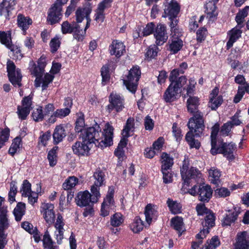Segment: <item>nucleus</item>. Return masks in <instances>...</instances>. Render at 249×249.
Wrapping results in <instances>:
<instances>
[{"instance_id":"nucleus-1","label":"nucleus","mask_w":249,"mask_h":249,"mask_svg":"<svg viewBox=\"0 0 249 249\" xmlns=\"http://www.w3.org/2000/svg\"><path fill=\"white\" fill-rule=\"evenodd\" d=\"M199 105V99L196 96H190L187 100L188 111L191 113H195L194 116L189 119L188 123L190 131L187 132L185 139L191 148L198 149L200 146V143L194 137H200L205 128V125L202 114L197 111Z\"/></svg>"},{"instance_id":"nucleus-2","label":"nucleus","mask_w":249,"mask_h":249,"mask_svg":"<svg viewBox=\"0 0 249 249\" xmlns=\"http://www.w3.org/2000/svg\"><path fill=\"white\" fill-rule=\"evenodd\" d=\"M113 128L109 124L105 125L103 133L99 125L96 123L92 127L85 129L81 134L82 139L87 140L92 145L94 143L96 146L101 148L106 147L113 143Z\"/></svg>"},{"instance_id":"nucleus-3","label":"nucleus","mask_w":249,"mask_h":249,"mask_svg":"<svg viewBox=\"0 0 249 249\" xmlns=\"http://www.w3.org/2000/svg\"><path fill=\"white\" fill-rule=\"evenodd\" d=\"M29 68L31 73L36 77L35 80V87L38 88L41 86L42 90L46 89L49 85L53 82L54 77L49 73H46L43 76L44 70L36 66L33 61L30 62Z\"/></svg>"},{"instance_id":"nucleus-4","label":"nucleus","mask_w":249,"mask_h":249,"mask_svg":"<svg viewBox=\"0 0 249 249\" xmlns=\"http://www.w3.org/2000/svg\"><path fill=\"white\" fill-rule=\"evenodd\" d=\"M90 191L92 195L87 190L79 192L75 198L77 205L80 207L89 205L90 202L96 203L101 197L100 192L97 188L91 186Z\"/></svg>"},{"instance_id":"nucleus-5","label":"nucleus","mask_w":249,"mask_h":249,"mask_svg":"<svg viewBox=\"0 0 249 249\" xmlns=\"http://www.w3.org/2000/svg\"><path fill=\"white\" fill-rule=\"evenodd\" d=\"M179 81L180 82V84L178 82L171 83L164 92L163 98L166 102L170 103L178 98L179 94L180 93V89L186 83V78L181 76L179 77Z\"/></svg>"},{"instance_id":"nucleus-6","label":"nucleus","mask_w":249,"mask_h":249,"mask_svg":"<svg viewBox=\"0 0 249 249\" xmlns=\"http://www.w3.org/2000/svg\"><path fill=\"white\" fill-rule=\"evenodd\" d=\"M141 74L138 66L133 67L129 71L126 78L123 80V83L127 89L131 92L134 93L137 88V83Z\"/></svg>"},{"instance_id":"nucleus-7","label":"nucleus","mask_w":249,"mask_h":249,"mask_svg":"<svg viewBox=\"0 0 249 249\" xmlns=\"http://www.w3.org/2000/svg\"><path fill=\"white\" fill-rule=\"evenodd\" d=\"M7 71L9 79L15 87H20L21 86L22 75L19 69L16 68L14 62L9 60L7 62Z\"/></svg>"},{"instance_id":"nucleus-8","label":"nucleus","mask_w":249,"mask_h":249,"mask_svg":"<svg viewBox=\"0 0 249 249\" xmlns=\"http://www.w3.org/2000/svg\"><path fill=\"white\" fill-rule=\"evenodd\" d=\"M114 190L113 187H109L107 193L102 204L101 214L103 216L108 215L111 211H114L115 206L113 198Z\"/></svg>"},{"instance_id":"nucleus-9","label":"nucleus","mask_w":249,"mask_h":249,"mask_svg":"<svg viewBox=\"0 0 249 249\" xmlns=\"http://www.w3.org/2000/svg\"><path fill=\"white\" fill-rule=\"evenodd\" d=\"M236 148V145L234 143H223L221 144V146L218 147H217L216 145L212 147L211 152L213 155L221 153L228 160H231L234 159L233 153L235 150Z\"/></svg>"},{"instance_id":"nucleus-10","label":"nucleus","mask_w":249,"mask_h":249,"mask_svg":"<svg viewBox=\"0 0 249 249\" xmlns=\"http://www.w3.org/2000/svg\"><path fill=\"white\" fill-rule=\"evenodd\" d=\"M189 164L186 161H184L182 166L180 169V172L182 179L184 180V185H188L189 180L191 178H200L201 173L195 167H191L189 169Z\"/></svg>"},{"instance_id":"nucleus-11","label":"nucleus","mask_w":249,"mask_h":249,"mask_svg":"<svg viewBox=\"0 0 249 249\" xmlns=\"http://www.w3.org/2000/svg\"><path fill=\"white\" fill-rule=\"evenodd\" d=\"M109 104L107 106V110L111 112L113 110L119 112L121 111L124 107V98L116 93H112L109 97Z\"/></svg>"},{"instance_id":"nucleus-12","label":"nucleus","mask_w":249,"mask_h":249,"mask_svg":"<svg viewBox=\"0 0 249 249\" xmlns=\"http://www.w3.org/2000/svg\"><path fill=\"white\" fill-rule=\"evenodd\" d=\"M215 225V216L212 212L205 216L204 221L202 222L203 229L196 234L197 239H203L209 232V230Z\"/></svg>"},{"instance_id":"nucleus-13","label":"nucleus","mask_w":249,"mask_h":249,"mask_svg":"<svg viewBox=\"0 0 249 249\" xmlns=\"http://www.w3.org/2000/svg\"><path fill=\"white\" fill-rule=\"evenodd\" d=\"M32 99L30 95L25 97L22 100V105L18 107L17 113L20 119L25 120L29 115L32 108Z\"/></svg>"},{"instance_id":"nucleus-14","label":"nucleus","mask_w":249,"mask_h":249,"mask_svg":"<svg viewBox=\"0 0 249 249\" xmlns=\"http://www.w3.org/2000/svg\"><path fill=\"white\" fill-rule=\"evenodd\" d=\"M82 142H76L72 146V149L74 154L79 156H87L92 146L90 142L87 140L82 139Z\"/></svg>"},{"instance_id":"nucleus-15","label":"nucleus","mask_w":249,"mask_h":249,"mask_svg":"<svg viewBox=\"0 0 249 249\" xmlns=\"http://www.w3.org/2000/svg\"><path fill=\"white\" fill-rule=\"evenodd\" d=\"M54 208V205L49 203H45L41 207V212L45 221L49 225H51L54 222L55 215Z\"/></svg>"},{"instance_id":"nucleus-16","label":"nucleus","mask_w":249,"mask_h":249,"mask_svg":"<svg viewBox=\"0 0 249 249\" xmlns=\"http://www.w3.org/2000/svg\"><path fill=\"white\" fill-rule=\"evenodd\" d=\"M62 8L53 5L49 10L47 21L51 25L54 24L61 20L62 14Z\"/></svg>"},{"instance_id":"nucleus-17","label":"nucleus","mask_w":249,"mask_h":249,"mask_svg":"<svg viewBox=\"0 0 249 249\" xmlns=\"http://www.w3.org/2000/svg\"><path fill=\"white\" fill-rule=\"evenodd\" d=\"M109 51L111 55L119 58L125 53V46L122 41L114 40L109 46Z\"/></svg>"},{"instance_id":"nucleus-18","label":"nucleus","mask_w":249,"mask_h":249,"mask_svg":"<svg viewBox=\"0 0 249 249\" xmlns=\"http://www.w3.org/2000/svg\"><path fill=\"white\" fill-rule=\"evenodd\" d=\"M154 36L156 39V44L157 45H162L168 39L166 27L162 24H158L155 28Z\"/></svg>"},{"instance_id":"nucleus-19","label":"nucleus","mask_w":249,"mask_h":249,"mask_svg":"<svg viewBox=\"0 0 249 249\" xmlns=\"http://www.w3.org/2000/svg\"><path fill=\"white\" fill-rule=\"evenodd\" d=\"M234 249H249V235L247 231L237 234Z\"/></svg>"},{"instance_id":"nucleus-20","label":"nucleus","mask_w":249,"mask_h":249,"mask_svg":"<svg viewBox=\"0 0 249 249\" xmlns=\"http://www.w3.org/2000/svg\"><path fill=\"white\" fill-rule=\"evenodd\" d=\"M180 6L177 1H172L165 5L164 13L169 18H177L180 11Z\"/></svg>"},{"instance_id":"nucleus-21","label":"nucleus","mask_w":249,"mask_h":249,"mask_svg":"<svg viewBox=\"0 0 249 249\" xmlns=\"http://www.w3.org/2000/svg\"><path fill=\"white\" fill-rule=\"evenodd\" d=\"M213 190L208 185H200L199 186L198 195L199 200L202 202H208L212 196Z\"/></svg>"},{"instance_id":"nucleus-22","label":"nucleus","mask_w":249,"mask_h":249,"mask_svg":"<svg viewBox=\"0 0 249 249\" xmlns=\"http://www.w3.org/2000/svg\"><path fill=\"white\" fill-rule=\"evenodd\" d=\"M144 215L146 222L149 225L153 220H156L158 216L156 206L148 204L145 208Z\"/></svg>"},{"instance_id":"nucleus-23","label":"nucleus","mask_w":249,"mask_h":249,"mask_svg":"<svg viewBox=\"0 0 249 249\" xmlns=\"http://www.w3.org/2000/svg\"><path fill=\"white\" fill-rule=\"evenodd\" d=\"M111 0H103L101 2L96 11L95 19L97 22H103L105 18L104 10L110 7Z\"/></svg>"},{"instance_id":"nucleus-24","label":"nucleus","mask_w":249,"mask_h":249,"mask_svg":"<svg viewBox=\"0 0 249 249\" xmlns=\"http://www.w3.org/2000/svg\"><path fill=\"white\" fill-rule=\"evenodd\" d=\"M16 4L15 0H3L0 5V16L8 18L9 13L14 9Z\"/></svg>"},{"instance_id":"nucleus-25","label":"nucleus","mask_w":249,"mask_h":249,"mask_svg":"<svg viewBox=\"0 0 249 249\" xmlns=\"http://www.w3.org/2000/svg\"><path fill=\"white\" fill-rule=\"evenodd\" d=\"M239 213L238 209L236 208H233L228 211L222 221V225L223 226L231 225L237 219Z\"/></svg>"},{"instance_id":"nucleus-26","label":"nucleus","mask_w":249,"mask_h":249,"mask_svg":"<svg viewBox=\"0 0 249 249\" xmlns=\"http://www.w3.org/2000/svg\"><path fill=\"white\" fill-rule=\"evenodd\" d=\"M90 10L89 8H78L76 11L75 16L77 23H80L82 21L84 18L86 17L87 22L85 28V32L89 27L90 25V20L89 19L88 16L90 13Z\"/></svg>"},{"instance_id":"nucleus-27","label":"nucleus","mask_w":249,"mask_h":249,"mask_svg":"<svg viewBox=\"0 0 249 249\" xmlns=\"http://www.w3.org/2000/svg\"><path fill=\"white\" fill-rule=\"evenodd\" d=\"M242 31L237 27L232 29L229 32L228 35L229 40L227 43V49H229L232 46L234 42L238 39L241 36Z\"/></svg>"},{"instance_id":"nucleus-28","label":"nucleus","mask_w":249,"mask_h":249,"mask_svg":"<svg viewBox=\"0 0 249 249\" xmlns=\"http://www.w3.org/2000/svg\"><path fill=\"white\" fill-rule=\"evenodd\" d=\"M219 0H212L205 5V13L210 20H213L217 16L215 3Z\"/></svg>"},{"instance_id":"nucleus-29","label":"nucleus","mask_w":249,"mask_h":249,"mask_svg":"<svg viewBox=\"0 0 249 249\" xmlns=\"http://www.w3.org/2000/svg\"><path fill=\"white\" fill-rule=\"evenodd\" d=\"M66 136V132L63 126L62 125L56 126L53 133L54 143L57 144L61 142Z\"/></svg>"},{"instance_id":"nucleus-30","label":"nucleus","mask_w":249,"mask_h":249,"mask_svg":"<svg viewBox=\"0 0 249 249\" xmlns=\"http://www.w3.org/2000/svg\"><path fill=\"white\" fill-rule=\"evenodd\" d=\"M134 130V119L129 118L122 131V138H127L132 135Z\"/></svg>"},{"instance_id":"nucleus-31","label":"nucleus","mask_w":249,"mask_h":249,"mask_svg":"<svg viewBox=\"0 0 249 249\" xmlns=\"http://www.w3.org/2000/svg\"><path fill=\"white\" fill-rule=\"evenodd\" d=\"M70 109L68 107L57 109L53 112V115L51 116L48 121L50 123H54L56 121V117H59L60 118L65 117L68 116L70 114Z\"/></svg>"},{"instance_id":"nucleus-32","label":"nucleus","mask_w":249,"mask_h":249,"mask_svg":"<svg viewBox=\"0 0 249 249\" xmlns=\"http://www.w3.org/2000/svg\"><path fill=\"white\" fill-rule=\"evenodd\" d=\"M94 181V184L91 186L97 188L98 192H100V187L104 184L105 180V174L101 170H97L94 172L93 176Z\"/></svg>"},{"instance_id":"nucleus-33","label":"nucleus","mask_w":249,"mask_h":249,"mask_svg":"<svg viewBox=\"0 0 249 249\" xmlns=\"http://www.w3.org/2000/svg\"><path fill=\"white\" fill-rule=\"evenodd\" d=\"M0 42L7 48H10L13 45L12 42L10 31H0Z\"/></svg>"},{"instance_id":"nucleus-34","label":"nucleus","mask_w":249,"mask_h":249,"mask_svg":"<svg viewBox=\"0 0 249 249\" xmlns=\"http://www.w3.org/2000/svg\"><path fill=\"white\" fill-rule=\"evenodd\" d=\"M127 140L125 138H122L118 144V147L114 151L115 155L118 157L120 160H123L124 157V148L127 144Z\"/></svg>"},{"instance_id":"nucleus-35","label":"nucleus","mask_w":249,"mask_h":249,"mask_svg":"<svg viewBox=\"0 0 249 249\" xmlns=\"http://www.w3.org/2000/svg\"><path fill=\"white\" fill-rule=\"evenodd\" d=\"M42 242L44 249H55L57 248V247L55 245V242L52 240V238L48 231H46L44 233Z\"/></svg>"},{"instance_id":"nucleus-36","label":"nucleus","mask_w":249,"mask_h":249,"mask_svg":"<svg viewBox=\"0 0 249 249\" xmlns=\"http://www.w3.org/2000/svg\"><path fill=\"white\" fill-rule=\"evenodd\" d=\"M161 169H170L174 164L173 158L166 153L161 156Z\"/></svg>"},{"instance_id":"nucleus-37","label":"nucleus","mask_w":249,"mask_h":249,"mask_svg":"<svg viewBox=\"0 0 249 249\" xmlns=\"http://www.w3.org/2000/svg\"><path fill=\"white\" fill-rule=\"evenodd\" d=\"M25 213V204L22 202L18 203L13 211L16 220L17 221H20Z\"/></svg>"},{"instance_id":"nucleus-38","label":"nucleus","mask_w":249,"mask_h":249,"mask_svg":"<svg viewBox=\"0 0 249 249\" xmlns=\"http://www.w3.org/2000/svg\"><path fill=\"white\" fill-rule=\"evenodd\" d=\"M209 178L211 182L214 184H217L220 182L221 172L214 167L211 168L209 171Z\"/></svg>"},{"instance_id":"nucleus-39","label":"nucleus","mask_w":249,"mask_h":249,"mask_svg":"<svg viewBox=\"0 0 249 249\" xmlns=\"http://www.w3.org/2000/svg\"><path fill=\"white\" fill-rule=\"evenodd\" d=\"M183 46V42L180 38H172L169 48L170 51L174 53L179 51Z\"/></svg>"},{"instance_id":"nucleus-40","label":"nucleus","mask_w":249,"mask_h":249,"mask_svg":"<svg viewBox=\"0 0 249 249\" xmlns=\"http://www.w3.org/2000/svg\"><path fill=\"white\" fill-rule=\"evenodd\" d=\"M171 222L174 229L179 233L180 236L183 231V219L180 217L176 216L171 219Z\"/></svg>"},{"instance_id":"nucleus-41","label":"nucleus","mask_w":249,"mask_h":249,"mask_svg":"<svg viewBox=\"0 0 249 249\" xmlns=\"http://www.w3.org/2000/svg\"><path fill=\"white\" fill-rule=\"evenodd\" d=\"M18 23L19 27L25 32L28 28L29 25L31 24L32 20L28 17L19 15L18 16Z\"/></svg>"},{"instance_id":"nucleus-42","label":"nucleus","mask_w":249,"mask_h":249,"mask_svg":"<svg viewBox=\"0 0 249 249\" xmlns=\"http://www.w3.org/2000/svg\"><path fill=\"white\" fill-rule=\"evenodd\" d=\"M167 204L172 213L177 214L181 213V205L180 203L168 198L167 200Z\"/></svg>"},{"instance_id":"nucleus-43","label":"nucleus","mask_w":249,"mask_h":249,"mask_svg":"<svg viewBox=\"0 0 249 249\" xmlns=\"http://www.w3.org/2000/svg\"><path fill=\"white\" fill-rule=\"evenodd\" d=\"M10 225L9 220L8 217L7 212L2 211L0 213V230H6Z\"/></svg>"},{"instance_id":"nucleus-44","label":"nucleus","mask_w":249,"mask_h":249,"mask_svg":"<svg viewBox=\"0 0 249 249\" xmlns=\"http://www.w3.org/2000/svg\"><path fill=\"white\" fill-rule=\"evenodd\" d=\"M144 227L143 221L139 217H136L130 225L131 230L135 233L141 231Z\"/></svg>"},{"instance_id":"nucleus-45","label":"nucleus","mask_w":249,"mask_h":249,"mask_svg":"<svg viewBox=\"0 0 249 249\" xmlns=\"http://www.w3.org/2000/svg\"><path fill=\"white\" fill-rule=\"evenodd\" d=\"M159 51V48L155 45H150L147 49L145 56L147 60H150L157 56Z\"/></svg>"},{"instance_id":"nucleus-46","label":"nucleus","mask_w":249,"mask_h":249,"mask_svg":"<svg viewBox=\"0 0 249 249\" xmlns=\"http://www.w3.org/2000/svg\"><path fill=\"white\" fill-rule=\"evenodd\" d=\"M78 178L74 176L70 177L63 184V188L68 190L74 187L78 183Z\"/></svg>"},{"instance_id":"nucleus-47","label":"nucleus","mask_w":249,"mask_h":249,"mask_svg":"<svg viewBox=\"0 0 249 249\" xmlns=\"http://www.w3.org/2000/svg\"><path fill=\"white\" fill-rule=\"evenodd\" d=\"M21 140L20 138L17 137L14 139L9 149V153L13 156L20 148L21 144Z\"/></svg>"},{"instance_id":"nucleus-48","label":"nucleus","mask_w":249,"mask_h":249,"mask_svg":"<svg viewBox=\"0 0 249 249\" xmlns=\"http://www.w3.org/2000/svg\"><path fill=\"white\" fill-rule=\"evenodd\" d=\"M61 37L57 35L51 39L50 43V47L52 53H55L59 48L61 44Z\"/></svg>"},{"instance_id":"nucleus-49","label":"nucleus","mask_w":249,"mask_h":249,"mask_svg":"<svg viewBox=\"0 0 249 249\" xmlns=\"http://www.w3.org/2000/svg\"><path fill=\"white\" fill-rule=\"evenodd\" d=\"M124 222L123 215L121 213H115L111 216L110 219V224L113 227H118L120 226Z\"/></svg>"},{"instance_id":"nucleus-50","label":"nucleus","mask_w":249,"mask_h":249,"mask_svg":"<svg viewBox=\"0 0 249 249\" xmlns=\"http://www.w3.org/2000/svg\"><path fill=\"white\" fill-rule=\"evenodd\" d=\"M222 102L223 98L221 96H219L216 98H210L208 106L212 110H215L221 105Z\"/></svg>"},{"instance_id":"nucleus-51","label":"nucleus","mask_w":249,"mask_h":249,"mask_svg":"<svg viewBox=\"0 0 249 249\" xmlns=\"http://www.w3.org/2000/svg\"><path fill=\"white\" fill-rule=\"evenodd\" d=\"M33 192L31 190V184L27 180H24L20 188L22 196L27 197Z\"/></svg>"},{"instance_id":"nucleus-52","label":"nucleus","mask_w":249,"mask_h":249,"mask_svg":"<svg viewBox=\"0 0 249 249\" xmlns=\"http://www.w3.org/2000/svg\"><path fill=\"white\" fill-rule=\"evenodd\" d=\"M75 25H78L76 23H73L72 24L69 23L67 21H64L61 25V31L63 34L71 33L75 29Z\"/></svg>"},{"instance_id":"nucleus-53","label":"nucleus","mask_w":249,"mask_h":249,"mask_svg":"<svg viewBox=\"0 0 249 249\" xmlns=\"http://www.w3.org/2000/svg\"><path fill=\"white\" fill-rule=\"evenodd\" d=\"M73 37L78 41H81L84 39L85 35L86 34L85 30H83L80 28V26L75 25V29L73 31Z\"/></svg>"},{"instance_id":"nucleus-54","label":"nucleus","mask_w":249,"mask_h":249,"mask_svg":"<svg viewBox=\"0 0 249 249\" xmlns=\"http://www.w3.org/2000/svg\"><path fill=\"white\" fill-rule=\"evenodd\" d=\"M249 11V6L245 7L242 11L238 12L236 16V21L238 24H240L244 22V19L248 16Z\"/></svg>"},{"instance_id":"nucleus-55","label":"nucleus","mask_w":249,"mask_h":249,"mask_svg":"<svg viewBox=\"0 0 249 249\" xmlns=\"http://www.w3.org/2000/svg\"><path fill=\"white\" fill-rule=\"evenodd\" d=\"M220 245V241L216 236H214L212 238L209 242H208L207 244H205V247L202 249H215L216 247Z\"/></svg>"},{"instance_id":"nucleus-56","label":"nucleus","mask_w":249,"mask_h":249,"mask_svg":"<svg viewBox=\"0 0 249 249\" xmlns=\"http://www.w3.org/2000/svg\"><path fill=\"white\" fill-rule=\"evenodd\" d=\"M219 130V125L215 124L212 128L211 132V146L212 147L216 145V136Z\"/></svg>"},{"instance_id":"nucleus-57","label":"nucleus","mask_w":249,"mask_h":249,"mask_svg":"<svg viewBox=\"0 0 249 249\" xmlns=\"http://www.w3.org/2000/svg\"><path fill=\"white\" fill-rule=\"evenodd\" d=\"M33 119L36 122L42 121L44 117L42 107H39L35 109L32 113Z\"/></svg>"},{"instance_id":"nucleus-58","label":"nucleus","mask_w":249,"mask_h":249,"mask_svg":"<svg viewBox=\"0 0 249 249\" xmlns=\"http://www.w3.org/2000/svg\"><path fill=\"white\" fill-rule=\"evenodd\" d=\"M101 75L102 77V83L103 85H105L109 81L110 74L109 72L108 68L104 66L101 68Z\"/></svg>"},{"instance_id":"nucleus-59","label":"nucleus","mask_w":249,"mask_h":249,"mask_svg":"<svg viewBox=\"0 0 249 249\" xmlns=\"http://www.w3.org/2000/svg\"><path fill=\"white\" fill-rule=\"evenodd\" d=\"M57 147H53L51 150H50L48 154V159L49 161L50 166H53L56 163V151Z\"/></svg>"},{"instance_id":"nucleus-60","label":"nucleus","mask_w":249,"mask_h":249,"mask_svg":"<svg viewBox=\"0 0 249 249\" xmlns=\"http://www.w3.org/2000/svg\"><path fill=\"white\" fill-rule=\"evenodd\" d=\"M9 137V130L6 128L0 132V148L2 147L7 142Z\"/></svg>"},{"instance_id":"nucleus-61","label":"nucleus","mask_w":249,"mask_h":249,"mask_svg":"<svg viewBox=\"0 0 249 249\" xmlns=\"http://www.w3.org/2000/svg\"><path fill=\"white\" fill-rule=\"evenodd\" d=\"M179 72L183 73V71L179 70L178 69H174L171 71L170 76H169V80L171 83L172 82H178L179 84L180 83L179 80V77L177 79L178 77L179 74Z\"/></svg>"},{"instance_id":"nucleus-62","label":"nucleus","mask_w":249,"mask_h":249,"mask_svg":"<svg viewBox=\"0 0 249 249\" xmlns=\"http://www.w3.org/2000/svg\"><path fill=\"white\" fill-rule=\"evenodd\" d=\"M51 134L50 132H46L41 135L39 138L38 143L44 146L47 144L48 141L51 139Z\"/></svg>"},{"instance_id":"nucleus-63","label":"nucleus","mask_w":249,"mask_h":249,"mask_svg":"<svg viewBox=\"0 0 249 249\" xmlns=\"http://www.w3.org/2000/svg\"><path fill=\"white\" fill-rule=\"evenodd\" d=\"M85 126V121L84 119L82 117H79L76 121V125L75 127V131L77 133L81 132L85 129L84 127Z\"/></svg>"},{"instance_id":"nucleus-64","label":"nucleus","mask_w":249,"mask_h":249,"mask_svg":"<svg viewBox=\"0 0 249 249\" xmlns=\"http://www.w3.org/2000/svg\"><path fill=\"white\" fill-rule=\"evenodd\" d=\"M155 27V24L153 22L148 23L143 29L142 32V36H147L151 35L153 33Z\"/></svg>"}]
</instances>
